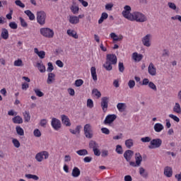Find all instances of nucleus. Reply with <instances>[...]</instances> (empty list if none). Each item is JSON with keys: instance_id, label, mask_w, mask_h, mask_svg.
Instances as JSON below:
<instances>
[{"instance_id": "f257e3e1", "label": "nucleus", "mask_w": 181, "mask_h": 181, "mask_svg": "<svg viewBox=\"0 0 181 181\" xmlns=\"http://www.w3.org/2000/svg\"><path fill=\"white\" fill-rule=\"evenodd\" d=\"M124 9V10L122 12V15H123L125 19H128V21H132V22L136 21V22L140 23L146 22V21H148L145 14L141 12L135 11L131 13L132 8L129 6H125Z\"/></svg>"}, {"instance_id": "f03ea898", "label": "nucleus", "mask_w": 181, "mask_h": 181, "mask_svg": "<svg viewBox=\"0 0 181 181\" xmlns=\"http://www.w3.org/2000/svg\"><path fill=\"white\" fill-rule=\"evenodd\" d=\"M40 33L44 37H47L48 39H52L54 36V31L49 28H42L40 29Z\"/></svg>"}, {"instance_id": "7ed1b4c3", "label": "nucleus", "mask_w": 181, "mask_h": 181, "mask_svg": "<svg viewBox=\"0 0 181 181\" xmlns=\"http://www.w3.org/2000/svg\"><path fill=\"white\" fill-rule=\"evenodd\" d=\"M37 22L41 26L46 23V12L43 11L37 12Z\"/></svg>"}, {"instance_id": "20e7f679", "label": "nucleus", "mask_w": 181, "mask_h": 181, "mask_svg": "<svg viewBox=\"0 0 181 181\" xmlns=\"http://www.w3.org/2000/svg\"><path fill=\"white\" fill-rule=\"evenodd\" d=\"M162 146V139H153L151 141L148 145V149H156Z\"/></svg>"}, {"instance_id": "39448f33", "label": "nucleus", "mask_w": 181, "mask_h": 181, "mask_svg": "<svg viewBox=\"0 0 181 181\" xmlns=\"http://www.w3.org/2000/svg\"><path fill=\"white\" fill-rule=\"evenodd\" d=\"M84 131V135L86 138H88V139H91L93 138V130L91 129V124H86L84 126L83 128Z\"/></svg>"}, {"instance_id": "423d86ee", "label": "nucleus", "mask_w": 181, "mask_h": 181, "mask_svg": "<svg viewBox=\"0 0 181 181\" xmlns=\"http://www.w3.org/2000/svg\"><path fill=\"white\" fill-rule=\"evenodd\" d=\"M51 125L55 131H59L62 128V122L56 117H53L51 121Z\"/></svg>"}, {"instance_id": "0eeeda50", "label": "nucleus", "mask_w": 181, "mask_h": 181, "mask_svg": "<svg viewBox=\"0 0 181 181\" xmlns=\"http://www.w3.org/2000/svg\"><path fill=\"white\" fill-rule=\"evenodd\" d=\"M43 156L45 159L49 158V152L47 151H41L35 155V159L37 162H42L43 160Z\"/></svg>"}, {"instance_id": "6e6552de", "label": "nucleus", "mask_w": 181, "mask_h": 181, "mask_svg": "<svg viewBox=\"0 0 181 181\" xmlns=\"http://www.w3.org/2000/svg\"><path fill=\"white\" fill-rule=\"evenodd\" d=\"M116 119H117V115H108L105 117V120H104V124H105V125H107V124H112L113 122H114L115 120H116Z\"/></svg>"}, {"instance_id": "1a4fd4ad", "label": "nucleus", "mask_w": 181, "mask_h": 181, "mask_svg": "<svg viewBox=\"0 0 181 181\" xmlns=\"http://www.w3.org/2000/svg\"><path fill=\"white\" fill-rule=\"evenodd\" d=\"M106 62L115 64L117 63V56L114 54H107L106 55Z\"/></svg>"}, {"instance_id": "9d476101", "label": "nucleus", "mask_w": 181, "mask_h": 181, "mask_svg": "<svg viewBox=\"0 0 181 181\" xmlns=\"http://www.w3.org/2000/svg\"><path fill=\"white\" fill-rule=\"evenodd\" d=\"M132 156H134V151L132 150H127L124 153V158L126 159L127 162H131V159H132Z\"/></svg>"}, {"instance_id": "9b49d317", "label": "nucleus", "mask_w": 181, "mask_h": 181, "mask_svg": "<svg viewBox=\"0 0 181 181\" xmlns=\"http://www.w3.org/2000/svg\"><path fill=\"white\" fill-rule=\"evenodd\" d=\"M101 107L103 111L105 112V111H107V108H108V97L102 98Z\"/></svg>"}, {"instance_id": "f8f14e48", "label": "nucleus", "mask_w": 181, "mask_h": 181, "mask_svg": "<svg viewBox=\"0 0 181 181\" xmlns=\"http://www.w3.org/2000/svg\"><path fill=\"white\" fill-rule=\"evenodd\" d=\"M173 175V170L172 169V167L166 166L164 168V175L166 176V177H172Z\"/></svg>"}, {"instance_id": "ddd939ff", "label": "nucleus", "mask_w": 181, "mask_h": 181, "mask_svg": "<svg viewBox=\"0 0 181 181\" xmlns=\"http://www.w3.org/2000/svg\"><path fill=\"white\" fill-rule=\"evenodd\" d=\"M149 40H151V34H147L142 39L143 45L146 46V47H149L151 46V42Z\"/></svg>"}, {"instance_id": "4468645a", "label": "nucleus", "mask_w": 181, "mask_h": 181, "mask_svg": "<svg viewBox=\"0 0 181 181\" xmlns=\"http://www.w3.org/2000/svg\"><path fill=\"white\" fill-rule=\"evenodd\" d=\"M62 118V122L64 125H66V127H71V123L70 122V119H69V117L66 116L65 115H62L61 116Z\"/></svg>"}, {"instance_id": "2eb2a0df", "label": "nucleus", "mask_w": 181, "mask_h": 181, "mask_svg": "<svg viewBox=\"0 0 181 181\" xmlns=\"http://www.w3.org/2000/svg\"><path fill=\"white\" fill-rule=\"evenodd\" d=\"M148 71L150 76H156V68L153 63H150L148 67Z\"/></svg>"}, {"instance_id": "dca6fc26", "label": "nucleus", "mask_w": 181, "mask_h": 181, "mask_svg": "<svg viewBox=\"0 0 181 181\" xmlns=\"http://www.w3.org/2000/svg\"><path fill=\"white\" fill-rule=\"evenodd\" d=\"M69 23H71V25H77L79 22L78 17L76 16H69Z\"/></svg>"}, {"instance_id": "f3484780", "label": "nucleus", "mask_w": 181, "mask_h": 181, "mask_svg": "<svg viewBox=\"0 0 181 181\" xmlns=\"http://www.w3.org/2000/svg\"><path fill=\"white\" fill-rule=\"evenodd\" d=\"M144 57L142 54H138V52H134L132 54V58L134 59V62H141Z\"/></svg>"}, {"instance_id": "a211bd4d", "label": "nucleus", "mask_w": 181, "mask_h": 181, "mask_svg": "<svg viewBox=\"0 0 181 181\" xmlns=\"http://www.w3.org/2000/svg\"><path fill=\"white\" fill-rule=\"evenodd\" d=\"M1 37L2 39H4V40H6L9 38V32L6 28L1 29Z\"/></svg>"}, {"instance_id": "6ab92c4d", "label": "nucleus", "mask_w": 181, "mask_h": 181, "mask_svg": "<svg viewBox=\"0 0 181 181\" xmlns=\"http://www.w3.org/2000/svg\"><path fill=\"white\" fill-rule=\"evenodd\" d=\"M81 173V171H80V169L77 167H74L72 170L71 175L73 177H78L80 176V174Z\"/></svg>"}, {"instance_id": "aec40b11", "label": "nucleus", "mask_w": 181, "mask_h": 181, "mask_svg": "<svg viewBox=\"0 0 181 181\" xmlns=\"http://www.w3.org/2000/svg\"><path fill=\"white\" fill-rule=\"evenodd\" d=\"M135 159H136V163L137 166H140L141 163L142 162V156L139 153H135Z\"/></svg>"}, {"instance_id": "412c9836", "label": "nucleus", "mask_w": 181, "mask_h": 181, "mask_svg": "<svg viewBox=\"0 0 181 181\" xmlns=\"http://www.w3.org/2000/svg\"><path fill=\"white\" fill-rule=\"evenodd\" d=\"M55 77H56V75L54 74L49 73L48 74V78H47V84H52V83H53V81H54Z\"/></svg>"}, {"instance_id": "4be33fe9", "label": "nucleus", "mask_w": 181, "mask_h": 181, "mask_svg": "<svg viewBox=\"0 0 181 181\" xmlns=\"http://www.w3.org/2000/svg\"><path fill=\"white\" fill-rule=\"evenodd\" d=\"M90 73H91V76H92V78H93V81H97V80H98L97 71H96L95 66H92L90 68Z\"/></svg>"}, {"instance_id": "5701e85b", "label": "nucleus", "mask_w": 181, "mask_h": 181, "mask_svg": "<svg viewBox=\"0 0 181 181\" xmlns=\"http://www.w3.org/2000/svg\"><path fill=\"white\" fill-rule=\"evenodd\" d=\"M12 121L13 124H23V119L19 115L13 117Z\"/></svg>"}, {"instance_id": "b1692460", "label": "nucleus", "mask_w": 181, "mask_h": 181, "mask_svg": "<svg viewBox=\"0 0 181 181\" xmlns=\"http://www.w3.org/2000/svg\"><path fill=\"white\" fill-rule=\"evenodd\" d=\"M66 33L68 35L74 37V39H78V35H77V33L73 30H67Z\"/></svg>"}, {"instance_id": "393cba45", "label": "nucleus", "mask_w": 181, "mask_h": 181, "mask_svg": "<svg viewBox=\"0 0 181 181\" xmlns=\"http://www.w3.org/2000/svg\"><path fill=\"white\" fill-rule=\"evenodd\" d=\"M117 108L119 112H124L127 108V105L125 103H119L117 105Z\"/></svg>"}, {"instance_id": "a878e982", "label": "nucleus", "mask_w": 181, "mask_h": 181, "mask_svg": "<svg viewBox=\"0 0 181 181\" xmlns=\"http://www.w3.org/2000/svg\"><path fill=\"white\" fill-rule=\"evenodd\" d=\"M163 124L160 123H156L154 125V130L156 131V132H161L162 131H163Z\"/></svg>"}, {"instance_id": "bb28decb", "label": "nucleus", "mask_w": 181, "mask_h": 181, "mask_svg": "<svg viewBox=\"0 0 181 181\" xmlns=\"http://www.w3.org/2000/svg\"><path fill=\"white\" fill-rule=\"evenodd\" d=\"M89 148L90 149L94 150V149H95L97 148H100V145L98 144L97 141L91 140L89 142Z\"/></svg>"}, {"instance_id": "cd10ccee", "label": "nucleus", "mask_w": 181, "mask_h": 181, "mask_svg": "<svg viewBox=\"0 0 181 181\" xmlns=\"http://www.w3.org/2000/svg\"><path fill=\"white\" fill-rule=\"evenodd\" d=\"M37 67L40 70V73H45L46 71V66L42 62L37 63Z\"/></svg>"}, {"instance_id": "c85d7f7f", "label": "nucleus", "mask_w": 181, "mask_h": 181, "mask_svg": "<svg viewBox=\"0 0 181 181\" xmlns=\"http://www.w3.org/2000/svg\"><path fill=\"white\" fill-rule=\"evenodd\" d=\"M24 13L25 15H27V16H28L30 21H35V14H33L30 10H26L24 11Z\"/></svg>"}, {"instance_id": "c756f323", "label": "nucleus", "mask_w": 181, "mask_h": 181, "mask_svg": "<svg viewBox=\"0 0 181 181\" xmlns=\"http://www.w3.org/2000/svg\"><path fill=\"white\" fill-rule=\"evenodd\" d=\"M125 146L128 149H131L132 146H134V140L132 139H129L125 141Z\"/></svg>"}, {"instance_id": "7c9ffc66", "label": "nucleus", "mask_w": 181, "mask_h": 181, "mask_svg": "<svg viewBox=\"0 0 181 181\" xmlns=\"http://www.w3.org/2000/svg\"><path fill=\"white\" fill-rule=\"evenodd\" d=\"M112 64L108 62H105V63L103 64V67L107 70V71H111L112 70Z\"/></svg>"}, {"instance_id": "2f4dec72", "label": "nucleus", "mask_w": 181, "mask_h": 181, "mask_svg": "<svg viewBox=\"0 0 181 181\" xmlns=\"http://www.w3.org/2000/svg\"><path fill=\"white\" fill-rule=\"evenodd\" d=\"M105 19H108V13H102L100 18L98 20V23L101 24L105 21Z\"/></svg>"}, {"instance_id": "473e14b6", "label": "nucleus", "mask_w": 181, "mask_h": 181, "mask_svg": "<svg viewBox=\"0 0 181 181\" xmlns=\"http://www.w3.org/2000/svg\"><path fill=\"white\" fill-rule=\"evenodd\" d=\"M173 112H176L177 114H181V107L180 104H179V103H175L173 107Z\"/></svg>"}, {"instance_id": "72a5a7b5", "label": "nucleus", "mask_w": 181, "mask_h": 181, "mask_svg": "<svg viewBox=\"0 0 181 181\" xmlns=\"http://www.w3.org/2000/svg\"><path fill=\"white\" fill-rule=\"evenodd\" d=\"M139 174L144 179H147L148 178V172H146L144 168H142V167L139 168Z\"/></svg>"}, {"instance_id": "f704fd0d", "label": "nucleus", "mask_w": 181, "mask_h": 181, "mask_svg": "<svg viewBox=\"0 0 181 181\" xmlns=\"http://www.w3.org/2000/svg\"><path fill=\"white\" fill-rule=\"evenodd\" d=\"M71 11L72 12V13H74V15H77V13H78V11H80V8H78V6H74L72 5L70 7Z\"/></svg>"}, {"instance_id": "c9c22d12", "label": "nucleus", "mask_w": 181, "mask_h": 181, "mask_svg": "<svg viewBox=\"0 0 181 181\" xmlns=\"http://www.w3.org/2000/svg\"><path fill=\"white\" fill-rule=\"evenodd\" d=\"M16 130L18 135H20V136H23V135H25V131H23V129H22L21 126H17Z\"/></svg>"}, {"instance_id": "e433bc0d", "label": "nucleus", "mask_w": 181, "mask_h": 181, "mask_svg": "<svg viewBox=\"0 0 181 181\" xmlns=\"http://www.w3.org/2000/svg\"><path fill=\"white\" fill-rule=\"evenodd\" d=\"M23 117L25 122H29V121H30V113L29 112L25 111L23 112Z\"/></svg>"}, {"instance_id": "4c0bfd02", "label": "nucleus", "mask_w": 181, "mask_h": 181, "mask_svg": "<svg viewBox=\"0 0 181 181\" xmlns=\"http://www.w3.org/2000/svg\"><path fill=\"white\" fill-rule=\"evenodd\" d=\"M76 153L79 155V156H86V155L88 154V151L87 149H81L76 151Z\"/></svg>"}, {"instance_id": "58836bf2", "label": "nucleus", "mask_w": 181, "mask_h": 181, "mask_svg": "<svg viewBox=\"0 0 181 181\" xmlns=\"http://www.w3.org/2000/svg\"><path fill=\"white\" fill-rule=\"evenodd\" d=\"M81 129V126L78 125L76 127L75 129H70L71 134H73L74 135H76V134H80V130Z\"/></svg>"}, {"instance_id": "ea45409f", "label": "nucleus", "mask_w": 181, "mask_h": 181, "mask_svg": "<svg viewBox=\"0 0 181 181\" xmlns=\"http://www.w3.org/2000/svg\"><path fill=\"white\" fill-rule=\"evenodd\" d=\"M115 151L119 155H122V153H124V150L122 149V146L121 145H117Z\"/></svg>"}, {"instance_id": "a19ab883", "label": "nucleus", "mask_w": 181, "mask_h": 181, "mask_svg": "<svg viewBox=\"0 0 181 181\" xmlns=\"http://www.w3.org/2000/svg\"><path fill=\"white\" fill-rule=\"evenodd\" d=\"M25 177L27 179H33V180H39V177L36 175L26 174Z\"/></svg>"}, {"instance_id": "79ce46f5", "label": "nucleus", "mask_w": 181, "mask_h": 181, "mask_svg": "<svg viewBox=\"0 0 181 181\" xmlns=\"http://www.w3.org/2000/svg\"><path fill=\"white\" fill-rule=\"evenodd\" d=\"M92 93L94 94L95 97H98V98H100L101 97V92H100L99 90L97 88H94L92 90Z\"/></svg>"}, {"instance_id": "37998d69", "label": "nucleus", "mask_w": 181, "mask_h": 181, "mask_svg": "<svg viewBox=\"0 0 181 181\" xmlns=\"http://www.w3.org/2000/svg\"><path fill=\"white\" fill-rule=\"evenodd\" d=\"M34 91L37 97H43V95H45V93H43V92H41L40 89L39 88H35Z\"/></svg>"}, {"instance_id": "c03bdc74", "label": "nucleus", "mask_w": 181, "mask_h": 181, "mask_svg": "<svg viewBox=\"0 0 181 181\" xmlns=\"http://www.w3.org/2000/svg\"><path fill=\"white\" fill-rule=\"evenodd\" d=\"M47 66H48V68L47 69V71H48V73H52V71H53V70H54L53 64L52 62H49L47 64Z\"/></svg>"}, {"instance_id": "a18cd8bd", "label": "nucleus", "mask_w": 181, "mask_h": 181, "mask_svg": "<svg viewBox=\"0 0 181 181\" xmlns=\"http://www.w3.org/2000/svg\"><path fill=\"white\" fill-rule=\"evenodd\" d=\"M12 142H13V146H15V148H20L21 147V143L19 142L18 139H13L12 140Z\"/></svg>"}, {"instance_id": "49530a36", "label": "nucleus", "mask_w": 181, "mask_h": 181, "mask_svg": "<svg viewBox=\"0 0 181 181\" xmlns=\"http://www.w3.org/2000/svg\"><path fill=\"white\" fill-rule=\"evenodd\" d=\"M33 134L34 136H36L37 138H40V136H42V133L39 129H35L33 132Z\"/></svg>"}, {"instance_id": "de8ad7c7", "label": "nucleus", "mask_w": 181, "mask_h": 181, "mask_svg": "<svg viewBox=\"0 0 181 181\" xmlns=\"http://www.w3.org/2000/svg\"><path fill=\"white\" fill-rule=\"evenodd\" d=\"M141 142H144V144H146L148 142H151L152 141V139L149 136H145L141 139Z\"/></svg>"}, {"instance_id": "09e8293b", "label": "nucleus", "mask_w": 181, "mask_h": 181, "mask_svg": "<svg viewBox=\"0 0 181 181\" xmlns=\"http://www.w3.org/2000/svg\"><path fill=\"white\" fill-rule=\"evenodd\" d=\"M148 87L151 90H153V91H158V88H156V85H155V83H153V82H152V81H151L149 83Z\"/></svg>"}, {"instance_id": "8fccbe9b", "label": "nucleus", "mask_w": 181, "mask_h": 181, "mask_svg": "<svg viewBox=\"0 0 181 181\" xmlns=\"http://www.w3.org/2000/svg\"><path fill=\"white\" fill-rule=\"evenodd\" d=\"M125 71V66H124V63L119 62V71L120 73H124Z\"/></svg>"}, {"instance_id": "3c124183", "label": "nucleus", "mask_w": 181, "mask_h": 181, "mask_svg": "<svg viewBox=\"0 0 181 181\" xmlns=\"http://www.w3.org/2000/svg\"><path fill=\"white\" fill-rule=\"evenodd\" d=\"M84 81L82 79H78L75 81L76 87H81L83 86Z\"/></svg>"}, {"instance_id": "603ef678", "label": "nucleus", "mask_w": 181, "mask_h": 181, "mask_svg": "<svg viewBox=\"0 0 181 181\" xmlns=\"http://www.w3.org/2000/svg\"><path fill=\"white\" fill-rule=\"evenodd\" d=\"M20 21H21V25L23 28H28V23L25 21V19H23V18L20 17Z\"/></svg>"}, {"instance_id": "864d4df0", "label": "nucleus", "mask_w": 181, "mask_h": 181, "mask_svg": "<svg viewBox=\"0 0 181 181\" xmlns=\"http://www.w3.org/2000/svg\"><path fill=\"white\" fill-rule=\"evenodd\" d=\"M87 107L88 108H93L94 107V102H93V100L91 99L87 100Z\"/></svg>"}, {"instance_id": "5fc2aeb1", "label": "nucleus", "mask_w": 181, "mask_h": 181, "mask_svg": "<svg viewBox=\"0 0 181 181\" xmlns=\"http://www.w3.org/2000/svg\"><path fill=\"white\" fill-rule=\"evenodd\" d=\"M47 124V120L46 119H42L40 122V127H42L43 128H46V125Z\"/></svg>"}, {"instance_id": "6e6d98bb", "label": "nucleus", "mask_w": 181, "mask_h": 181, "mask_svg": "<svg viewBox=\"0 0 181 181\" xmlns=\"http://www.w3.org/2000/svg\"><path fill=\"white\" fill-rule=\"evenodd\" d=\"M169 117L170 118H172V119H173L174 121H175V122H180V119H179L177 117V116L175 115H173V114H170L169 115Z\"/></svg>"}, {"instance_id": "4d7b16f0", "label": "nucleus", "mask_w": 181, "mask_h": 181, "mask_svg": "<svg viewBox=\"0 0 181 181\" xmlns=\"http://www.w3.org/2000/svg\"><path fill=\"white\" fill-rule=\"evenodd\" d=\"M95 156H100L101 155V151H100V148H96L93 150Z\"/></svg>"}, {"instance_id": "13d9d810", "label": "nucleus", "mask_w": 181, "mask_h": 181, "mask_svg": "<svg viewBox=\"0 0 181 181\" xmlns=\"http://www.w3.org/2000/svg\"><path fill=\"white\" fill-rule=\"evenodd\" d=\"M15 4L17 6H20V8H25V4L21 0H16Z\"/></svg>"}, {"instance_id": "bf43d9fd", "label": "nucleus", "mask_w": 181, "mask_h": 181, "mask_svg": "<svg viewBox=\"0 0 181 181\" xmlns=\"http://www.w3.org/2000/svg\"><path fill=\"white\" fill-rule=\"evenodd\" d=\"M22 59H18L14 62V66L17 67H21V66H22Z\"/></svg>"}, {"instance_id": "052dcab7", "label": "nucleus", "mask_w": 181, "mask_h": 181, "mask_svg": "<svg viewBox=\"0 0 181 181\" xmlns=\"http://www.w3.org/2000/svg\"><path fill=\"white\" fill-rule=\"evenodd\" d=\"M102 133L105 134V135H110V129L107 127H103L101 129Z\"/></svg>"}, {"instance_id": "680f3d73", "label": "nucleus", "mask_w": 181, "mask_h": 181, "mask_svg": "<svg viewBox=\"0 0 181 181\" xmlns=\"http://www.w3.org/2000/svg\"><path fill=\"white\" fill-rule=\"evenodd\" d=\"M128 86L129 88H134L135 87V81L134 80L129 81Z\"/></svg>"}, {"instance_id": "e2e57ef3", "label": "nucleus", "mask_w": 181, "mask_h": 181, "mask_svg": "<svg viewBox=\"0 0 181 181\" xmlns=\"http://www.w3.org/2000/svg\"><path fill=\"white\" fill-rule=\"evenodd\" d=\"M9 27L11 29H18V24H16V23H15V22H11L9 23Z\"/></svg>"}, {"instance_id": "0e129e2a", "label": "nucleus", "mask_w": 181, "mask_h": 181, "mask_svg": "<svg viewBox=\"0 0 181 181\" xmlns=\"http://www.w3.org/2000/svg\"><path fill=\"white\" fill-rule=\"evenodd\" d=\"M38 57L40 59H45V56H46V52L45 51H40V53L37 54Z\"/></svg>"}, {"instance_id": "69168bd1", "label": "nucleus", "mask_w": 181, "mask_h": 181, "mask_svg": "<svg viewBox=\"0 0 181 181\" xmlns=\"http://www.w3.org/2000/svg\"><path fill=\"white\" fill-rule=\"evenodd\" d=\"M114 6V4H107L105 5V9L107 11H112V7Z\"/></svg>"}, {"instance_id": "338daca9", "label": "nucleus", "mask_w": 181, "mask_h": 181, "mask_svg": "<svg viewBox=\"0 0 181 181\" xmlns=\"http://www.w3.org/2000/svg\"><path fill=\"white\" fill-rule=\"evenodd\" d=\"M151 82L149 81V79L145 78L144 79H143L142 81V86H149V83Z\"/></svg>"}, {"instance_id": "774afa93", "label": "nucleus", "mask_w": 181, "mask_h": 181, "mask_svg": "<svg viewBox=\"0 0 181 181\" xmlns=\"http://www.w3.org/2000/svg\"><path fill=\"white\" fill-rule=\"evenodd\" d=\"M168 6L169 8H170V9H173V11H176V4H175V3L169 2Z\"/></svg>"}]
</instances>
